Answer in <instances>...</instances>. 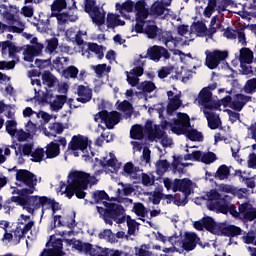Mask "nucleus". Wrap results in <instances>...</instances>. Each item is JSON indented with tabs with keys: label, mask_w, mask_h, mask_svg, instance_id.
Wrapping results in <instances>:
<instances>
[{
	"label": "nucleus",
	"mask_w": 256,
	"mask_h": 256,
	"mask_svg": "<svg viewBox=\"0 0 256 256\" xmlns=\"http://www.w3.org/2000/svg\"><path fill=\"white\" fill-rule=\"evenodd\" d=\"M96 210L100 215V219L106 223V225H113V221L116 223H123L125 221V208L121 204L113 202H105V206H96Z\"/></svg>",
	"instance_id": "obj_1"
},
{
	"label": "nucleus",
	"mask_w": 256,
	"mask_h": 256,
	"mask_svg": "<svg viewBox=\"0 0 256 256\" xmlns=\"http://www.w3.org/2000/svg\"><path fill=\"white\" fill-rule=\"evenodd\" d=\"M206 201V206L209 211H214L215 213H222V215H227L231 211L229 207V201L219 193L217 189H211L204 195Z\"/></svg>",
	"instance_id": "obj_2"
},
{
	"label": "nucleus",
	"mask_w": 256,
	"mask_h": 256,
	"mask_svg": "<svg viewBox=\"0 0 256 256\" xmlns=\"http://www.w3.org/2000/svg\"><path fill=\"white\" fill-rule=\"evenodd\" d=\"M16 181L28 188H22L17 191L18 195H33L35 187H37V175L27 169H19L16 171Z\"/></svg>",
	"instance_id": "obj_3"
},
{
	"label": "nucleus",
	"mask_w": 256,
	"mask_h": 256,
	"mask_svg": "<svg viewBox=\"0 0 256 256\" xmlns=\"http://www.w3.org/2000/svg\"><path fill=\"white\" fill-rule=\"evenodd\" d=\"M251 101V96L241 93H237L233 97H231V95H227L220 100L223 107H229L230 109H232L233 111H237L238 113L243 111L245 105H247V103H251Z\"/></svg>",
	"instance_id": "obj_4"
},
{
	"label": "nucleus",
	"mask_w": 256,
	"mask_h": 256,
	"mask_svg": "<svg viewBox=\"0 0 256 256\" xmlns=\"http://www.w3.org/2000/svg\"><path fill=\"white\" fill-rule=\"evenodd\" d=\"M68 183L74 187L86 188L89 185H96L97 178L84 171L74 170L68 175Z\"/></svg>",
	"instance_id": "obj_5"
},
{
	"label": "nucleus",
	"mask_w": 256,
	"mask_h": 256,
	"mask_svg": "<svg viewBox=\"0 0 256 256\" xmlns=\"http://www.w3.org/2000/svg\"><path fill=\"white\" fill-rule=\"evenodd\" d=\"M229 57V52L227 50H213L212 52L206 53V66L208 69H217L221 64V61H225Z\"/></svg>",
	"instance_id": "obj_6"
},
{
	"label": "nucleus",
	"mask_w": 256,
	"mask_h": 256,
	"mask_svg": "<svg viewBox=\"0 0 256 256\" xmlns=\"http://www.w3.org/2000/svg\"><path fill=\"white\" fill-rule=\"evenodd\" d=\"M198 103L203 105L204 109H208L209 111H213V109H217L221 107L219 103L213 101V92L209 90V88H203L198 96Z\"/></svg>",
	"instance_id": "obj_7"
},
{
	"label": "nucleus",
	"mask_w": 256,
	"mask_h": 256,
	"mask_svg": "<svg viewBox=\"0 0 256 256\" xmlns=\"http://www.w3.org/2000/svg\"><path fill=\"white\" fill-rule=\"evenodd\" d=\"M144 57H148V59H150L151 61L159 63V61H161V57L166 60L171 59V54L169 53V50H167L165 47L154 45L147 49V53Z\"/></svg>",
	"instance_id": "obj_8"
},
{
	"label": "nucleus",
	"mask_w": 256,
	"mask_h": 256,
	"mask_svg": "<svg viewBox=\"0 0 256 256\" xmlns=\"http://www.w3.org/2000/svg\"><path fill=\"white\" fill-rule=\"evenodd\" d=\"M172 191L173 193L180 191V193H183L184 196L189 197V195H191V191H193V181H191L189 178H176L173 181Z\"/></svg>",
	"instance_id": "obj_9"
},
{
	"label": "nucleus",
	"mask_w": 256,
	"mask_h": 256,
	"mask_svg": "<svg viewBox=\"0 0 256 256\" xmlns=\"http://www.w3.org/2000/svg\"><path fill=\"white\" fill-rule=\"evenodd\" d=\"M52 211V217H53V224L51 225L52 229H55V227H63L66 225L69 229H75L77 227V222H75V212H73L71 215L67 216L65 219L66 221L63 223L62 216L61 215H55L57 211L55 209H51Z\"/></svg>",
	"instance_id": "obj_10"
},
{
	"label": "nucleus",
	"mask_w": 256,
	"mask_h": 256,
	"mask_svg": "<svg viewBox=\"0 0 256 256\" xmlns=\"http://www.w3.org/2000/svg\"><path fill=\"white\" fill-rule=\"evenodd\" d=\"M31 194L20 195V197H25L26 202H24V207L31 205L34 209H41L42 215H45V207H47V196H30Z\"/></svg>",
	"instance_id": "obj_11"
},
{
	"label": "nucleus",
	"mask_w": 256,
	"mask_h": 256,
	"mask_svg": "<svg viewBox=\"0 0 256 256\" xmlns=\"http://www.w3.org/2000/svg\"><path fill=\"white\" fill-rule=\"evenodd\" d=\"M89 147V138L78 134L71 138L68 143V151H85Z\"/></svg>",
	"instance_id": "obj_12"
},
{
	"label": "nucleus",
	"mask_w": 256,
	"mask_h": 256,
	"mask_svg": "<svg viewBox=\"0 0 256 256\" xmlns=\"http://www.w3.org/2000/svg\"><path fill=\"white\" fill-rule=\"evenodd\" d=\"M99 115L101 120L104 121L107 129H113V127L121 121V113L117 111L108 112L107 110H102L99 112Z\"/></svg>",
	"instance_id": "obj_13"
},
{
	"label": "nucleus",
	"mask_w": 256,
	"mask_h": 256,
	"mask_svg": "<svg viewBox=\"0 0 256 256\" xmlns=\"http://www.w3.org/2000/svg\"><path fill=\"white\" fill-rule=\"evenodd\" d=\"M197 245H203L201 244V238L197 236V233L186 232L184 235V239L182 240V249L189 253V251L195 250V247H197Z\"/></svg>",
	"instance_id": "obj_14"
},
{
	"label": "nucleus",
	"mask_w": 256,
	"mask_h": 256,
	"mask_svg": "<svg viewBox=\"0 0 256 256\" xmlns=\"http://www.w3.org/2000/svg\"><path fill=\"white\" fill-rule=\"evenodd\" d=\"M239 235H243V229H241V227L233 224L227 225L225 223H222L218 234L219 237H230V239H233V237H239Z\"/></svg>",
	"instance_id": "obj_15"
},
{
	"label": "nucleus",
	"mask_w": 256,
	"mask_h": 256,
	"mask_svg": "<svg viewBox=\"0 0 256 256\" xmlns=\"http://www.w3.org/2000/svg\"><path fill=\"white\" fill-rule=\"evenodd\" d=\"M77 95L78 98H76V101H78V103H89V101L93 99V90H91L89 86L79 85L77 87Z\"/></svg>",
	"instance_id": "obj_16"
},
{
	"label": "nucleus",
	"mask_w": 256,
	"mask_h": 256,
	"mask_svg": "<svg viewBox=\"0 0 256 256\" xmlns=\"http://www.w3.org/2000/svg\"><path fill=\"white\" fill-rule=\"evenodd\" d=\"M91 199L90 205H103L105 207V203H109L110 198L105 190H96L91 193Z\"/></svg>",
	"instance_id": "obj_17"
},
{
	"label": "nucleus",
	"mask_w": 256,
	"mask_h": 256,
	"mask_svg": "<svg viewBox=\"0 0 256 256\" xmlns=\"http://www.w3.org/2000/svg\"><path fill=\"white\" fill-rule=\"evenodd\" d=\"M223 223H217L215 219L210 216L204 217V229L212 233V235H219Z\"/></svg>",
	"instance_id": "obj_18"
},
{
	"label": "nucleus",
	"mask_w": 256,
	"mask_h": 256,
	"mask_svg": "<svg viewBox=\"0 0 256 256\" xmlns=\"http://www.w3.org/2000/svg\"><path fill=\"white\" fill-rule=\"evenodd\" d=\"M204 115L208 121V127L212 131H215V129H219V125H221V118H219V115H216L213 112L205 111Z\"/></svg>",
	"instance_id": "obj_19"
},
{
	"label": "nucleus",
	"mask_w": 256,
	"mask_h": 256,
	"mask_svg": "<svg viewBox=\"0 0 256 256\" xmlns=\"http://www.w3.org/2000/svg\"><path fill=\"white\" fill-rule=\"evenodd\" d=\"M45 154L47 159H55V157H59L61 154V147L59 146V143L50 142L46 146Z\"/></svg>",
	"instance_id": "obj_20"
},
{
	"label": "nucleus",
	"mask_w": 256,
	"mask_h": 256,
	"mask_svg": "<svg viewBox=\"0 0 256 256\" xmlns=\"http://www.w3.org/2000/svg\"><path fill=\"white\" fill-rule=\"evenodd\" d=\"M174 125H176V127H184L185 129H189V127H191V118L187 115V113L179 112L177 114V118L174 119Z\"/></svg>",
	"instance_id": "obj_21"
},
{
	"label": "nucleus",
	"mask_w": 256,
	"mask_h": 256,
	"mask_svg": "<svg viewBox=\"0 0 256 256\" xmlns=\"http://www.w3.org/2000/svg\"><path fill=\"white\" fill-rule=\"evenodd\" d=\"M105 15L106 12H104V10H102L101 12V8L99 7L89 14V16L92 19V22L98 25L99 27H101V25H105Z\"/></svg>",
	"instance_id": "obj_22"
},
{
	"label": "nucleus",
	"mask_w": 256,
	"mask_h": 256,
	"mask_svg": "<svg viewBox=\"0 0 256 256\" xmlns=\"http://www.w3.org/2000/svg\"><path fill=\"white\" fill-rule=\"evenodd\" d=\"M253 52L249 48L240 49L239 61L241 65H251L253 63Z\"/></svg>",
	"instance_id": "obj_23"
},
{
	"label": "nucleus",
	"mask_w": 256,
	"mask_h": 256,
	"mask_svg": "<svg viewBox=\"0 0 256 256\" xmlns=\"http://www.w3.org/2000/svg\"><path fill=\"white\" fill-rule=\"evenodd\" d=\"M65 103H67V95H56L50 107L52 111L57 113L63 109V105H65Z\"/></svg>",
	"instance_id": "obj_24"
},
{
	"label": "nucleus",
	"mask_w": 256,
	"mask_h": 256,
	"mask_svg": "<svg viewBox=\"0 0 256 256\" xmlns=\"http://www.w3.org/2000/svg\"><path fill=\"white\" fill-rule=\"evenodd\" d=\"M116 10L123 14V11L126 13H133V9H135V2L132 0H127L124 3H116Z\"/></svg>",
	"instance_id": "obj_25"
},
{
	"label": "nucleus",
	"mask_w": 256,
	"mask_h": 256,
	"mask_svg": "<svg viewBox=\"0 0 256 256\" xmlns=\"http://www.w3.org/2000/svg\"><path fill=\"white\" fill-rule=\"evenodd\" d=\"M51 132L45 133L46 137H57V135H61L65 130V127L62 123L56 122L49 126Z\"/></svg>",
	"instance_id": "obj_26"
},
{
	"label": "nucleus",
	"mask_w": 256,
	"mask_h": 256,
	"mask_svg": "<svg viewBox=\"0 0 256 256\" xmlns=\"http://www.w3.org/2000/svg\"><path fill=\"white\" fill-rule=\"evenodd\" d=\"M229 175H231V170L229 169V167H227V165L223 164L217 169L214 177L215 179L224 181V179H229Z\"/></svg>",
	"instance_id": "obj_27"
},
{
	"label": "nucleus",
	"mask_w": 256,
	"mask_h": 256,
	"mask_svg": "<svg viewBox=\"0 0 256 256\" xmlns=\"http://www.w3.org/2000/svg\"><path fill=\"white\" fill-rule=\"evenodd\" d=\"M42 83L48 87H55L57 83V78L51 73V71L46 70L42 74Z\"/></svg>",
	"instance_id": "obj_28"
},
{
	"label": "nucleus",
	"mask_w": 256,
	"mask_h": 256,
	"mask_svg": "<svg viewBox=\"0 0 256 256\" xmlns=\"http://www.w3.org/2000/svg\"><path fill=\"white\" fill-rule=\"evenodd\" d=\"M137 89L139 91H142L144 94H147V93H153V91L157 89V86L153 81H144L137 86Z\"/></svg>",
	"instance_id": "obj_29"
},
{
	"label": "nucleus",
	"mask_w": 256,
	"mask_h": 256,
	"mask_svg": "<svg viewBox=\"0 0 256 256\" xmlns=\"http://www.w3.org/2000/svg\"><path fill=\"white\" fill-rule=\"evenodd\" d=\"M185 137H187L189 141H203V133L199 132L197 129H186Z\"/></svg>",
	"instance_id": "obj_30"
},
{
	"label": "nucleus",
	"mask_w": 256,
	"mask_h": 256,
	"mask_svg": "<svg viewBox=\"0 0 256 256\" xmlns=\"http://www.w3.org/2000/svg\"><path fill=\"white\" fill-rule=\"evenodd\" d=\"M89 51L95 53L98 59H103V57H105V54L103 53V46H99L97 43H89L88 49L85 50V53H89Z\"/></svg>",
	"instance_id": "obj_31"
},
{
	"label": "nucleus",
	"mask_w": 256,
	"mask_h": 256,
	"mask_svg": "<svg viewBox=\"0 0 256 256\" xmlns=\"http://www.w3.org/2000/svg\"><path fill=\"white\" fill-rule=\"evenodd\" d=\"M131 139H143L145 137L143 126L136 124L130 130Z\"/></svg>",
	"instance_id": "obj_32"
},
{
	"label": "nucleus",
	"mask_w": 256,
	"mask_h": 256,
	"mask_svg": "<svg viewBox=\"0 0 256 256\" xmlns=\"http://www.w3.org/2000/svg\"><path fill=\"white\" fill-rule=\"evenodd\" d=\"M169 167H171V164H169V161L165 160H158L156 162V173L157 175H163L169 171Z\"/></svg>",
	"instance_id": "obj_33"
},
{
	"label": "nucleus",
	"mask_w": 256,
	"mask_h": 256,
	"mask_svg": "<svg viewBox=\"0 0 256 256\" xmlns=\"http://www.w3.org/2000/svg\"><path fill=\"white\" fill-rule=\"evenodd\" d=\"M62 75L65 77V79H77V75H79V69L73 65L69 66L62 70Z\"/></svg>",
	"instance_id": "obj_34"
},
{
	"label": "nucleus",
	"mask_w": 256,
	"mask_h": 256,
	"mask_svg": "<svg viewBox=\"0 0 256 256\" xmlns=\"http://www.w3.org/2000/svg\"><path fill=\"white\" fill-rule=\"evenodd\" d=\"M159 41L164 43L165 47H169V43H175V38L171 31H164L159 34Z\"/></svg>",
	"instance_id": "obj_35"
},
{
	"label": "nucleus",
	"mask_w": 256,
	"mask_h": 256,
	"mask_svg": "<svg viewBox=\"0 0 256 256\" xmlns=\"http://www.w3.org/2000/svg\"><path fill=\"white\" fill-rule=\"evenodd\" d=\"M67 5H69V0H54L51 5V11L52 13H55V11L61 13V11H63Z\"/></svg>",
	"instance_id": "obj_36"
},
{
	"label": "nucleus",
	"mask_w": 256,
	"mask_h": 256,
	"mask_svg": "<svg viewBox=\"0 0 256 256\" xmlns=\"http://www.w3.org/2000/svg\"><path fill=\"white\" fill-rule=\"evenodd\" d=\"M219 0H208L207 7L204 9L203 15L207 19H210L211 15L215 13V9H217V2Z\"/></svg>",
	"instance_id": "obj_37"
},
{
	"label": "nucleus",
	"mask_w": 256,
	"mask_h": 256,
	"mask_svg": "<svg viewBox=\"0 0 256 256\" xmlns=\"http://www.w3.org/2000/svg\"><path fill=\"white\" fill-rule=\"evenodd\" d=\"M123 171L126 175H129V177H132V179H137L138 168L135 167L133 162H127L123 167Z\"/></svg>",
	"instance_id": "obj_38"
},
{
	"label": "nucleus",
	"mask_w": 256,
	"mask_h": 256,
	"mask_svg": "<svg viewBox=\"0 0 256 256\" xmlns=\"http://www.w3.org/2000/svg\"><path fill=\"white\" fill-rule=\"evenodd\" d=\"M151 13L152 15H157V17H161L167 11V8H165V4L163 2H156L151 7Z\"/></svg>",
	"instance_id": "obj_39"
},
{
	"label": "nucleus",
	"mask_w": 256,
	"mask_h": 256,
	"mask_svg": "<svg viewBox=\"0 0 256 256\" xmlns=\"http://www.w3.org/2000/svg\"><path fill=\"white\" fill-rule=\"evenodd\" d=\"M244 93L248 95H253L256 92V78H251L246 81V84L243 87Z\"/></svg>",
	"instance_id": "obj_40"
},
{
	"label": "nucleus",
	"mask_w": 256,
	"mask_h": 256,
	"mask_svg": "<svg viewBox=\"0 0 256 256\" xmlns=\"http://www.w3.org/2000/svg\"><path fill=\"white\" fill-rule=\"evenodd\" d=\"M50 253H57L60 255H65V252H63V240L62 239H56L52 243V249L49 250Z\"/></svg>",
	"instance_id": "obj_41"
},
{
	"label": "nucleus",
	"mask_w": 256,
	"mask_h": 256,
	"mask_svg": "<svg viewBox=\"0 0 256 256\" xmlns=\"http://www.w3.org/2000/svg\"><path fill=\"white\" fill-rule=\"evenodd\" d=\"M31 161L33 163H41V161H43V157H45V150H43V148H37L35 151L32 152V154H30Z\"/></svg>",
	"instance_id": "obj_42"
},
{
	"label": "nucleus",
	"mask_w": 256,
	"mask_h": 256,
	"mask_svg": "<svg viewBox=\"0 0 256 256\" xmlns=\"http://www.w3.org/2000/svg\"><path fill=\"white\" fill-rule=\"evenodd\" d=\"M164 137H167V133L165 132V130H161V128L156 125L151 134V137L148 138V140L153 142L155 141V139H163Z\"/></svg>",
	"instance_id": "obj_43"
},
{
	"label": "nucleus",
	"mask_w": 256,
	"mask_h": 256,
	"mask_svg": "<svg viewBox=\"0 0 256 256\" xmlns=\"http://www.w3.org/2000/svg\"><path fill=\"white\" fill-rule=\"evenodd\" d=\"M2 9H5L2 13L4 19L8 21L10 25H14V23H17V17H15V14L11 13L6 5H2Z\"/></svg>",
	"instance_id": "obj_44"
},
{
	"label": "nucleus",
	"mask_w": 256,
	"mask_h": 256,
	"mask_svg": "<svg viewBox=\"0 0 256 256\" xmlns=\"http://www.w3.org/2000/svg\"><path fill=\"white\" fill-rule=\"evenodd\" d=\"M99 6H97V1L95 0H84V11L85 13H93L96 9H98Z\"/></svg>",
	"instance_id": "obj_45"
},
{
	"label": "nucleus",
	"mask_w": 256,
	"mask_h": 256,
	"mask_svg": "<svg viewBox=\"0 0 256 256\" xmlns=\"http://www.w3.org/2000/svg\"><path fill=\"white\" fill-rule=\"evenodd\" d=\"M217 161V155L214 152H207L202 154L201 163H205V165H211V163H215Z\"/></svg>",
	"instance_id": "obj_46"
},
{
	"label": "nucleus",
	"mask_w": 256,
	"mask_h": 256,
	"mask_svg": "<svg viewBox=\"0 0 256 256\" xmlns=\"http://www.w3.org/2000/svg\"><path fill=\"white\" fill-rule=\"evenodd\" d=\"M144 32L147 34L148 39H155L157 33H159V27L157 25H147Z\"/></svg>",
	"instance_id": "obj_47"
},
{
	"label": "nucleus",
	"mask_w": 256,
	"mask_h": 256,
	"mask_svg": "<svg viewBox=\"0 0 256 256\" xmlns=\"http://www.w3.org/2000/svg\"><path fill=\"white\" fill-rule=\"evenodd\" d=\"M33 225H35L33 221L28 222L27 224H25V226L21 231H17V230L15 231L14 233L15 237H18V239H22L24 235H27V233H29V231L33 229Z\"/></svg>",
	"instance_id": "obj_48"
},
{
	"label": "nucleus",
	"mask_w": 256,
	"mask_h": 256,
	"mask_svg": "<svg viewBox=\"0 0 256 256\" xmlns=\"http://www.w3.org/2000/svg\"><path fill=\"white\" fill-rule=\"evenodd\" d=\"M133 210L138 217H145L147 215V208L141 202L135 203Z\"/></svg>",
	"instance_id": "obj_49"
},
{
	"label": "nucleus",
	"mask_w": 256,
	"mask_h": 256,
	"mask_svg": "<svg viewBox=\"0 0 256 256\" xmlns=\"http://www.w3.org/2000/svg\"><path fill=\"white\" fill-rule=\"evenodd\" d=\"M105 159H107V157H104L103 160H99V165H101L103 169L107 167H112V169H115V167H117V158L112 157L106 162H105Z\"/></svg>",
	"instance_id": "obj_50"
},
{
	"label": "nucleus",
	"mask_w": 256,
	"mask_h": 256,
	"mask_svg": "<svg viewBox=\"0 0 256 256\" xmlns=\"http://www.w3.org/2000/svg\"><path fill=\"white\" fill-rule=\"evenodd\" d=\"M127 227H128V235H135V231L137 229V221L133 220L131 216H127Z\"/></svg>",
	"instance_id": "obj_51"
},
{
	"label": "nucleus",
	"mask_w": 256,
	"mask_h": 256,
	"mask_svg": "<svg viewBox=\"0 0 256 256\" xmlns=\"http://www.w3.org/2000/svg\"><path fill=\"white\" fill-rule=\"evenodd\" d=\"M51 17H56L58 23L61 25H64V23H67L69 21V13L63 12V13H51Z\"/></svg>",
	"instance_id": "obj_52"
},
{
	"label": "nucleus",
	"mask_w": 256,
	"mask_h": 256,
	"mask_svg": "<svg viewBox=\"0 0 256 256\" xmlns=\"http://www.w3.org/2000/svg\"><path fill=\"white\" fill-rule=\"evenodd\" d=\"M99 239H108L111 243H115V235L111 229H105L103 232H100L98 235Z\"/></svg>",
	"instance_id": "obj_53"
},
{
	"label": "nucleus",
	"mask_w": 256,
	"mask_h": 256,
	"mask_svg": "<svg viewBox=\"0 0 256 256\" xmlns=\"http://www.w3.org/2000/svg\"><path fill=\"white\" fill-rule=\"evenodd\" d=\"M6 131L9 135H15L17 133V122L15 120H7Z\"/></svg>",
	"instance_id": "obj_54"
},
{
	"label": "nucleus",
	"mask_w": 256,
	"mask_h": 256,
	"mask_svg": "<svg viewBox=\"0 0 256 256\" xmlns=\"http://www.w3.org/2000/svg\"><path fill=\"white\" fill-rule=\"evenodd\" d=\"M236 39H238L241 45H247V37L245 36V27L236 29Z\"/></svg>",
	"instance_id": "obj_55"
},
{
	"label": "nucleus",
	"mask_w": 256,
	"mask_h": 256,
	"mask_svg": "<svg viewBox=\"0 0 256 256\" xmlns=\"http://www.w3.org/2000/svg\"><path fill=\"white\" fill-rule=\"evenodd\" d=\"M118 17H119V15H115L113 13H108L107 18H106V23H107L108 29H113V27H115V25H117Z\"/></svg>",
	"instance_id": "obj_56"
},
{
	"label": "nucleus",
	"mask_w": 256,
	"mask_h": 256,
	"mask_svg": "<svg viewBox=\"0 0 256 256\" xmlns=\"http://www.w3.org/2000/svg\"><path fill=\"white\" fill-rule=\"evenodd\" d=\"M57 47H59V39L57 38H52L50 40H48V44L46 46V51L48 53H53Z\"/></svg>",
	"instance_id": "obj_57"
},
{
	"label": "nucleus",
	"mask_w": 256,
	"mask_h": 256,
	"mask_svg": "<svg viewBox=\"0 0 256 256\" xmlns=\"http://www.w3.org/2000/svg\"><path fill=\"white\" fill-rule=\"evenodd\" d=\"M17 64V62H15V60H11V61H0V71H9L11 69H15V65Z\"/></svg>",
	"instance_id": "obj_58"
},
{
	"label": "nucleus",
	"mask_w": 256,
	"mask_h": 256,
	"mask_svg": "<svg viewBox=\"0 0 256 256\" xmlns=\"http://www.w3.org/2000/svg\"><path fill=\"white\" fill-rule=\"evenodd\" d=\"M44 209H54L57 211H61V205L59 204V202L55 201V199L47 197V202Z\"/></svg>",
	"instance_id": "obj_59"
},
{
	"label": "nucleus",
	"mask_w": 256,
	"mask_h": 256,
	"mask_svg": "<svg viewBox=\"0 0 256 256\" xmlns=\"http://www.w3.org/2000/svg\"><path fill=\"white\" fill-rule=\"evenodd\" d=\"M66 243H68L69 245H73L76 251H80L81 253H83L85 243H83L81 240L73 241V239H66Z\"/></svg>",
	"instance_id": "obj_60"
},
{
	"label": "nucleus",
	"mask_w": 256,
	"mask_h": 256,
	"mask_svg": "<svg viewBox=\"0 0 256 256\" xmlns=\"http://www.w3.org/2000/svg\"><path fill=\"white\" fill-rule=\"evenodd\" d=\"M43 48V44L36 43L34 46H30L28 48V51H30V53H33L36 57H39V55H41V53L43 52Z\"/></svg>",
	"instance_id": "obj_61"
},
{
	"label": "nucleus",
	"mask_w": 256,
	"mask_h": 256,
	"mask_svg": "<svg viewBox=\"0 0 256 256\" xmlns=\"http://www.w3.org/2000/svg\"><path fill=\"white\" fill-rule=\"evenodd\" d=\"M253 207L251 203L249 202H244L238 206V211L242 217H244L245 214L249 212V210Z\"/></svg>",
	"instance_id": "obj_62"
},
{
	"label": "nucleus",
	"mask_w": 256,
	"mask_h": 256,
	"mask_svg": "<svg viewBox=\"0 0 256 256\" xmlns=\"http://www.w3.org/2000/svg\"><path fill=\"white\" fill-rule=\"evenodd\" d=\"M164 199V194L161 191H154L152 194V203L153 205H159L161 200Z\"/></svg>",
	"instance_id": "obj_63"
},
{
	"label": "nucleus",
	"mask_w": 256,
	"mask_h": 256,
	"mask_svg": "<svg viewBox=\"0 0 256 256\" xmlns=\"http://www.w3.org/2000/svg\"><path fill=\"white\" fill-rule=\"evenodd\" d=\"M181 105H183L182 100H170V103L168 105V111H171V112L177 111V109H179Z\"/></svg>",
	"instance_id": "obj_64"
}]
</instances>
